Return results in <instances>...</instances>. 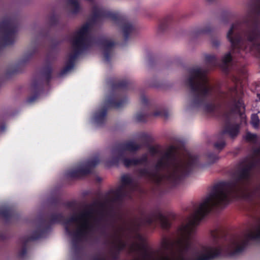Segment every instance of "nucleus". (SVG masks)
Instances as JSON below:
<instances>
[{"label": "nucleus", "mask_w": 260, "mask_h": 260, "mask_svg": "<svg viewBox=\"0 0 260 260\" xmlns=\"http://www.w3.org/2000/svg\"><path fill=\"white\" fill-rule=\"evenodd\" d=\"M184 84L186 88L192 92L194 91L195 87V69L194 67L186 69L184 77Z\"/></svg>", "instance_id": "12"}, {"label": "nucleus", "mask_w": 260, "mask_h": 260, "mask_svg": "<svg viewBox=\"0 0 260 260\" xmlns=\"http://www.w3.org/2000/svg\"><path fill=\"white\" fill-rule=\"evenodd\" d=\"M199 157L198 156V155L196 154V170H197V167L199 165Z\"/></svg>", "instance_id": "36"}, {"label": "nucleus", "mask_w": 260, "mask_h": 260, "mask_svg": "<svg viewBox=\"0 0 260 260\" xmlns=\"http://www.w3.org/2000/svg\"><path fill=\"white\" fill-rule=\"evenodd\" d=\"M221 140L219 142H217L214 143V147L219 150H221L225 146V142L224 140L223 139V137H221Z\"/></svg>", "instance_id": "29"}, {"label": "nucleus", "mask_w": 260, "mask_h": 260, "mask_svg": "<svg viewBox=\"0 0 260 260\" xmlns=\"http://www.w3.org/2000/svg\"><path fill=\"white\" fill-rule=\"evenodd\" d=\"M160 222L164 228H167L170 224L168 219L165 216L161 217Z\"/></svg>", "instance_id": "31"}, {"label": "nucleus", "mask_w": 260, "mask_h": 260, "mask_svg": "<svg viewBox=\"0 0 260 260\" xmlns=\"http://www.w3.org/2000/svg\"><path fill=\"white\" fill-rule=\"evenodd\" d=\"M156 260H175L172 256L166 254H161Z\"/></svg>", "instance_id": "30"}, {"label": "nucleus", "mask_w": 260, "mask_h": 260, "mask_svg": "<svg viewBox=\"0 0 260 260\" xmlns=\"http://www.w3.org/2000/svg\"><path fill=\"white\" fill-rule=\"evenodd\" d=\"M114 246L118 249H121L126 246V244L121 237H117L114 240L113 243Z\"/></svg>", "instance_id": "24"}, {"label": "nucleus", "mask_w": 260, "mask_h": 260, "mask_svg": "<svg viewBox=\"0 0 260 260\" xmlns=\"http://www.w3.org/2000/svg\"><path fill=\"white\" fill-rule=\"evenodd\" d=\"M229 92L231 93V99L232 102V108L231 113H234L239 112L242 105L241 100H237L236 96L238 94V90L236 87H232L229 88Z\"/></svg>", "instance_id": "13"}, {"label": "nucleus", "mask_w": 260, "mask_h": 260, "mask_svg": "<svg viewBox=\"0 0 260 260\" xmlns=\"http://www.w3.org/2000/svg\"><path fill=\"white\" fill-rule=\"evenodd\" d=\"M255 152L256 153H258L260 152V149H256L255 150Z\"/></svg>", "instance_id": "38"}, {"label": "nucleus", "mask_w": 260, "mask_h": 260, "mask_svg": "<svg viewBox=\"0 0 260 260\" xmlns=\"http://www.w3.org/2000/svg\"><path fill=\"white\" fill-rule=\"evenodd\" d=\"M223 116L225 118V122L223 129L220 133V136L223 137L224 135L227 134L232 138H236L239 133V125L231 123L230 113H224Z\"/></svg>", "instance_id": "10"}, {"label": "nucleus", "mask_w": 260, "mask_h": 260, "mask_svg": "<svg viewBox=\"0 0 260 260\" xmlns=\"http://www.w3.org/2000/svg\"><path fill=\"white\" fill-rule=\"evenodd\" d=\"M259 119L257 115L256 114H252L250 123L253 127L255 128H257L259 125Z\"/></svg>", "instance_id": "26"}, {"label": "nucleus", "mask_w": 260, "mask_h": 260, "mask_svg": "<svg viewBox=\"0 0 260 260\" xmlns=\"http://www.w3.org/2000/svg\"><path fill=\"white\" fill-rule=\"evenodd\" d=\"M223 249L224 247L222 245L209 247L201 256L197 255L196 249V260H213L221 256Z\"/></svg>", "instance_id": "11"}, {"label": "nucleus", "mask_w": 260, "mask_h": 260, "mask_svg": "<svg viewBox=\"0 0 260 260\" xmlns=\"http://www.w3.org/2000/svg\"><path fill=\"white\" fill-rule=\"evenodd\" d=\"M208 71L196 66V107L203 103V110L208 114H214L220 108L219 104L207 103V99L212 95L214 87L211 85L207 74Z\"/></svg>", "instance_id": "4"}, {"label": "nucleus", "mask_w": 260, "mask_h": 260, "mask_svg": "<svg viewBox=\"0 0 260 260\" xmlns=\"http://www.w3.org/2000/svg\"><path fill=\"white\" fill-rule=\"evenodd\" d=\"M123 103V102L117 103L116 99L114 97L112 96L106 100L105 104L107 107L118 108L122 106Z\"/></svg>", "instance_id": "21"}, {"label": "nucleus", "mask_w": 260, "mask_h": 260, "mask_svg": "<svg viewBox=\"0 0 260 260\" xmlns=\"http://www.w3.org/2000/svg\"><path fill=\"white\" fill-rule=\"evenodd\" d=\"M212 31V29L210 26H206L202 29L196 28V36L200 34H208Z\"/></svg>", "instance_id": "27"}, {"label": "nucleus", "mask_w": 260, "mask_h": 260, "mask_svg": "<svg viewBox=\"0 0 260 260\" xmlns=\"http://www.w3.org/2000/svg\"><path fill=\"white\" fill-rule=\"evenodd\" d=\"M250 240L260 241V228L256 233L251 232L247 234L245 239L241 240L237 238L232 239L227 248L229 255L235 256L242 252L249 245Z\"/></svg>", "instance_id": "9"}, {"label": "nucleus", "mask_w": 260, "mask_h": 260, "mask_svg": "<svg viewBox=\"0 0 260 260\" xmlns=\"http://www.w3.org/2000/svg\"><path fill=\"white\" fill-rule=\"evenodd\" d=\"M205 60L206 64L210 68H214L218 66L219 63L218 59L215 55L211 54H206L205 56Z\"/></svg>", "instance_id": "19"}, {"label": "nucleus", "mask_w": 260, "mask_h": 260, "mask_svg": "<svg viewBox=\"0 0 260 260\" xmlns=\"http://www.w3.org/2000/svg\"><path fill=\"white\" fill-rule=\"evenodd\" d=\"M213 236L215 239V240H217L218 238V236L217 234H213Z\"/></svg>", "instance_id": "37"}, {"label": "nucleus", "mask_w": 260, "mask_h": 260, "mask_svg": "<svg viewBox=\"0 0 260 260\" xmlns=\"http://www.w3.org/2000/svg\"><path fill=\"white\" fill-rule=\"evenodd\" d=\"M95 220V214L93 212L75 214L64 223L66 232L69 236L79 239L91 231Z\"/></svg>", "instance_id": "5"}, {"label": "nucleus", "mask_w": 260, "mask_h": 260, "mask_svg": "<svg viewBox=\"0 0 260 260\" xmlns=\"http://www.w3.org/2000/svg\"><path fill=\"white\" fill-rule=\"evenodd\" d=\"M195 219L193 217L182 224L178 229L176 247L180 251L188 249L191 245V237L194 227Z\"/></svg>", "instance_id": "8"}, {"label": "nucleus", "mask_w": 260, "mask_h": 260, "mask_svg": "<svg viewBox=\"0 0 260 260\" xmlns=\"http://www.w3.org/2000/svg\"><path fill=\"white\" fill-rule=\"evenodd\" d=\"M254 166L253 162L246 164L234 173L232 180L218 182L211 187L203 202L196 205V226L209 213L225 208L233 196L242 191Z\"/></svg>", "instance_id": "1"}, {"label": "nucleus", "mask_w": 260, "mask_h": 260, "mask_svg": "<svg viewBox=\"0 0 260 260\" xmlns=\"http://www.w3.org/2000/svg\"><path fill=\"white\" fill-rule=\"evenodd\" d=\"M94 165L95 164H93L92 162L80 165L75 169V172H74L72 175L78 176L81 174H87L90 172V168Z\"/></svg>", "instance_id": "17"}, {"label": "nucleus", "mask_w": 260, "mask_h": 260, "mask_svg": "<svg viewBox=\"0 0 260 260\" xmlns=\"http://www.w3.org/2000/svg\"><path fill=\"white\" fill-rule=\"evenodd\" d=\"M153 115L155 116H158L162 115L161 110L160 109H157L153 112Z\"/></svg>", "instance_id": "33"}, {"label": "nucleus", "mask_w": 260, "mask_h": 260, "mask_svg": "<svg viewBox=\"0 0 260 260\" xmlns=\"http://www.w3.org/2000/svg\"><path fill=\"white\" fill-rule=\"evenodd\" d=\"M140 148V146L134 142H129L121 147L112 151L110 160V165H117L120 161L123 162L125 166H130L143 164L147 160V155H143L140 158L127 159L124 158L125 152L134 151Z\"/></svg>", "instance_id": "7"}, {"label": "nucleus", "mask_w": 260, "mask_h": 260, "mask_svg": "<svg viewBox=\"0 0 260 260\" xmlns=\"http://www.w3.org/2000/svg\"><path fill=\"white\" fill-rule=\"evenodd\" d=\"M139 174L141 177H144L150 179L155 182H159L161 180V176L159 174L151 172L148 169H144L139 172Z\"/></svg>", "instance_id": "18"}, {"label": "nucleus", "mask_w": 260, "mask_h": 260, "mask_svg": "<svg viewBox=\"0 0 260 260\" xmlns=\"http://www.w3.org/2000/svg\"><path fill=\"white\" fill-rule=\"evenodd\" d=\"M208 2H210L211 1H212L213 0H207Z\"/></svg>", "instance_id": "41"}, {"label": "nucleus", "mask_w": 260, "mask_h": 260, "mask_svg": "<svg viewBox=\"0 0 260 260\" xmlns=\"http://www.w3.org/2000/svg\"><path fill=\"white\" fill-rule=\"evenodd\" d=\"M168 165V177L175 181L192 170L193 161L189 158H174L171 152H167L158 160L155 167L159 170Z\"/></svg>", "instance_id": "6"}, {"label": "nucleus", "mask_w": 260, "mask_h": 260, "mask_svg": "<svg viewBox=\"0 0 260 260\" xmlns=\"http://www.w3.org/2000/svg\"><path fill=\"white\" fill-rule=\"evenodd\" d=\"M106 115V110L101 109L95 112L90 118L91 122L99 124L104 121Z\"/></svg>", "instance_id": "16"}, {"label": "nucleus", "mask_w": 260, "mask_h": 260, "mask_svg": "<svg viewBox=\"0 0 260 260\" xmlns=\"http://www.w3.org/2000/svg\"><path fill=\"white\" fill-rule=\"evenodd\" d=\"M120 28L121 31L126 36L133 29L132 25L129 22H124L120 24Z\"/></svg>", "instance_id": "23"}, {"label": "nucleus", "mask_w": 260, "mask_h": 260, "mask_svg": "<svg viewBox=\"0 0 260 260\" xmlns=\"http://www.w3.org/2000/svg\"><path fill=\"white\" fill-rule=\"evenodd\" d=\"M207 158L209 164L214 163L219 158L218 155L214 152H209L207 155Z\"/></svg>", "instance_id": "28"}, {"label": "nucleus", "mask_w": 260, "mask_h": 260, "mask_svg": "<svg viewBox=\"0 0 260 260\" xmlns=\"http://www.w3.org/2000/svg\"><path fill=\"white\" fill-rule=\"evenodd\" d=\"M114 41L111 39L105 41L103 45V54L106 59H108L107 54L111 52L112 47L114 45Z\"/></svg>", "instance_id": "20"}, {"label": "nucleus", "mask_w": 260, "mask_h": 260, "mask_svg": "<svg viewBox=\"0 0 260 260\" xmlns=\"http://www.w3.org/2000/svg\"><path fill=\"white\" fill-rule=\"evenodd\" d=\"M260 0H255V2L250 8L247 15L244 18L241 22H236L233 23L230 30L227 34V38L231 44V51L226 53L222 58V68L226 71H228V64L232 61V53H237L240 57H244L242 52L247 53L252 52L248 49L250 47L247 42L244 41L239 32V29L242 26H245V31L246 26L244 23L246 19L250 16V15H253L252 10L255 6L259 5ZM254 14H253L254 15ZM244 34V31H243Z\"/></svg>", "instance_id": "2"}, {"label": "nucleus", "mask_w": 260, "mask_h": 260, "mask_svg": "<svg viewBox=\"0 0 260 260\" xmlns=\"http://www.w3.org/2000/svg\"><path fill=\"white\" fill-rule=\"evenodd\" d=\"M149 152L151 154H154L157 152V149L155 147H151Z\"/></svg>", "instance_id": "35"}, {"label": "nucleus", "mask_w": 260, "mask_h": 260, "mask_svg": "<svg viewBox=\"0 0 260 260\" xmlns=\"http://www.w3.org/2000/svg\"><path fill=\"white\" fill-rule=\"evenodd\" d=\"M257 96L258 98L259 99V100H260V93L257 94Z\"/></svg>", "instance_id": "40"}, {"label": "nucleus", "mask_w": 260, "mask_h": 260, "mask_svg": "<svg viewBox=\"0 0 260 260\" xmlns=\"http://www.w3.org/2000/svg\"><path fill=\"white\" fill-rule=\"evenodd\" d=\"M165 27H166V26L165 22L160 23L158 26V29L160 31L164 30Z\"/></svg>", "instance_id": "34"}, {"label": "nucleus", "mask_w": 260, "mask_h": 260, "mask_svg": "<svg viewBox=\"0 0 260 260\" xmlns=\"http://www.w3.org/2000/svg\"><path fill=\"white\" fill-rule=\"evenodd\" d=\"M245 140L248 142L255 143L257 142V136L256 134H252L249 132L246 133L244 137Z\"/></svg>", "instance_id": "25"}, {"label": "nucleus", "mask_w": 260, "mask_h": 260, "mask_svg": "<svg viewBox=\"0 0 260 260\" xmlns=\"http://www.w3.org/2000/svg\"><path fill=\"white\" fill-rule=\"evenodd\" d=\"M90 28L89 23L83 25L72 36L70 40L71 49L68 55L62 74H66L74 68L77 56L91 45L88 35Z\"/></svg>", "instance_id": "3"}, {"label": "nucleus", "mask_w": 260, "mask_h": 260, "mask_svg": "<svg viewBox=\"0 0 260 260\" xmlns=\"http://www.w3.org/2000/svg\"><path fill=\"white\" fill-rule=\"evenodd\" d=\"M39 237H40L39 236H37L34 237L32 238L33 239H37V238H39Z\"/></svg>", "instance_id": "39"}, {"label": "nucleus", "mask_w": 260, "mask_h": 260, "mask_svg": "<svg viewBox=\"0 0 260 260\" xmlns=\"http://www.w3.org/2000/svg\"><path fill=\"white\" fill-rule=\"evenodd\" d=\"M211 43L212 46L215 48H218L220 44V41L218 39L215 38L212 39Z\"/></svg>", "instance_id": "32"}, {"label": "nucleus", "mask_w": 260, "mask_h": 260, "mask_svg": "<svg viewBox=\"0 0 260 260\" xmlns=\"http://www.w3.org/2000/svg\"><path fill=\"white\" fill-rule=\"evenodd\" d=\"M146 246L145 238L139 233H135L133 237V244L131 246L132 250H143Z\"/></svg>", "instance_id": "14"}, {"label": "nucleus", "mask_w": 260, "mask_h": 260, "mask_svg": "<svg viewBox=\"0 0 260 260\" xmlns=\"http://www.w3.org/2000/svg\"><path fill=\"white\" fill-rule=\"evenodd\" d=\"M68 7L73 13L77 12L80 9V5L77 0H68Z\"/></svg>", "instance_id": "22"}, {"label": "nucleus", "mask_w": 260, "mask_h": 260, "mask_svg": "<svg viewBox=\"0 0 260 260\" xmlns=\"http://www.w3.org/2000/svg\"><path fill=\"white\" fill-rule=\"evenodd\" d=\"M133 182L132 178L129 175H124L121 179V185L118 189L117 193L123 195L125 190H131L133 188Z\"/></svg>", "instance_id": "15"}]
</instances>
